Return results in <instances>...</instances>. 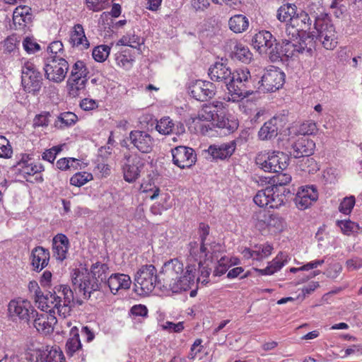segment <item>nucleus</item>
<instances>
[{
	"instance_id": "obj_10",
	"label": "nucleus",
	"mask_w": 362,
	"mask_h": 362,
	"mask_svg": "<svg viewBox=\"0 0 362 362\" xmlns=\"http://www.w3.org/2000/svg\"><path fill=\"white\" fill-rule=\"evenodd\" d=\"M277 40L273 35L267 30H261L254 35L252 44L254 48L262 55L267 56L272 61L273 56L276 54L275 50Z\"/></svg>"
},
{
	"instance_id": "obj_35",
	"label": "nucleus",
	"mask_w": 362,
	"mask_h": 362,
	"mask_svg": "<svg viewBox=\"0 0 362 362\" xmlns=\"http://www.w3.org/2000/svg\"><path fill=\"white\" fill-rule=\"evenodd\" d=\"M297 7L295 4H286L282 5L277 10L276 18L281 22H289V26L286 28V32L292 24V19L296 13Z\"/></svg>"
},
{
	"instance_id": "obj_40",
	"label": "nucleus",
	"mask_w": 362,
	"mask_h": 362,
	"mask_svg": "<svg viewBox=\"0 0 362 362\" xmlns=\"http://www.w3.org/2000/svg\"><path fill=\"white\" fill-rule=\"evenodd\" d=\"M87 80V78H82L73 81L69 78L67 86L69 95L73 98L79 96L80 94L85 90Z\"/></svg>"
},
{
	"instance_id": "obj_37",
	"label": "nucleus",
	"mask_w": 362,
	"mask_h": 362,
	"mask_svg": "<svg viewBox=\"0 0 362 362\" xmlns=\"http://www.w3.org/2000/svg\"><path fill=\"white\" fill-rule=\"evenodd\" d=\"M109 272V267L107 264L100 263L97 262L93 264L90 267V272L94 276H96V279L101 282V286L105 282L107 279Z\"/></svg>"
},
{
	"instance_id": "obj_47",
	"label": "nucleus",
	"mask_w": 362,
	"mask_h": 362,
	"mask_svg": "<svg viewBox=\"0 0 362 362\" xmlns=\"http://www.w3.org/2000/svg\"><path fill=\"white\" fill-rule=\"evenodd\" d=\"M77 119L78 117L76 115L71 112H66L61 113L60 115L58 117V122L61 123L59 127L62 128L63 126L62 124H64V127H70L74 124L76 122Z\"/></svg>"
},
{
	"instance_id": "obj_1",
	"label": "nucleus",
	"mask_w": 362,
	"mask_h": 362,
	"mask_svg": "<svg viewBox=\"0 0 362 362\" xmlns=\"http://www.w3.org/2000/svg\"><path fill=\"white\" fill-rule=\"evenodd\" d=\"M195 272L194 266H187L184 271V265L181 262L177 259H170L162 268L164 275L162 290L179 293L190 289L194 284Z\"/></svg>"
},
{
	"instance_id": "obj_13",
	"label": "nucleus",
	"mask_w": 362,
	"mask_h": 362,
	"mask_svg": "<svg viewBox=\"0 0 362 362\" xmlns=\"http://www.w3.org/2000/svg\"><path fill=\"white\" fill-rule=\"evenodd\" d=\"M188 92L192 98L203 102L215 96L216 86L209 81L196 80L189 85Z\"/></svg>"
},
{
	"instance_id": "obj_54",
	"label": "nucleus",
	"mask_w": 362,
	"mask_h": 362,
	"mask_svg": "<svg viewBox=\"0 0 362 362\" xmlns=\"http://www.w3.org/2000/svg\"><path fill=\"white\" fill-rule=\"evenodd\" d=\"M28 289L30 293H33L34 300L37 299L42 302V300H45L46 298L44 297V293L41 291V288L38 286V284L35 281H30L28 284Z\"/></svg>"
},
{
	"instance_id": "obj_3",
	"label": "nucleus",
	"mask_w": 362,
	"mask_h": 362,
	"mask_svg": "<svg viewBox=\"0 0 362 362\" xmlns=\"http://www.w3.org/2000/svg\"><path fill=\"white\" fill-rule=\"evenodd\" d=\"M134 291L137 293L148 294L156 287L162 290V282L158 279L157 270L153 264L141 266L134 276Z\"/></svg>"
},
{
	"instance_id": "obj_14",
	"label": "nucleus",
	"mask_w": 362,
	"mask_h": 362,
	"mask_svg": "<svg viewBox=\"0 0 362 362\" xmlns=\"http://www.w3.org/2000/svg\"><path fill=\"white\" fill-rule=\"evenodd\" d=\"M171 153L173 164L181 169L192 167L197 160L195 151L190 147L179 146L172 148Z\"/></svg>"
},
{
	"instance_id": "obj_2",
	"label": "nucleus",
	"mask_w": 362,
	"mask_h": 362,
	"mask_svg": "<svg viewBox=\"0 0 362 362\" xmlns=\"http://www.w3.org/2000/svg\"><path fill=\"white\" fill-rule=\"evenodd\" d=\"M226 88L231 96L228 101L238 102L252 95L256 86L253 84L250 72L245 68L232 72Z\"/></svg>"
},
{
	"instance_id": "obj_28",
	"label": "nucleus",
	"mask_w": 362,
	"mask_h": 362,
	"mask_svg": "<svg viewBox=\"0 0 362 362\" xmlns=\"http://www.w3.org/2000/svg\"><path fill=\"white\" fill-rule=\"evenodd\" d=\"M310 15L305 11H300L299 13H296L292 19V24L291 27L292 28H296V32H306L310 30L312 25V20L313 18L311 14L318 16L317 13H312L311 8H309Z\"/></svg>"
},
{
	"instance_id": "obj_7",
	"label": "nucleus",
	"mask_w": 362,
	"mask_h": 362,
	"mask_svg": "<svg viewBox=\"0 0 362 362\" xmlns=\"http://www.w3.org/2000/svg\"><path fill=\"white\" fill-rule=\"evenodd\" d=\"M71 281L74 286L83 292L84 298L88 299L93 292L102 288L101 282L96 279L87 269L80 270L76 269L71 275Z\"/></svg>"
},
{
	"instance_id": "obj_5",
	"label": "nucleus",
	"mask_w": 362,
	"mask_h": 362,
	"mask_svg": "<svg viewBox=\"0 0 362 362\" xmlns=\"http://www.w3.org/2000/svg\"><path fill=\"white\" fill-rule=\"evenodd\" d=\"M21 84L23 90L34 95H37L43 84L42 73L31 62L27 61L21 66Z\"/></svg>"
},
{
	"instance_id": "obj_8",
	"label": "nucleus",
	"mask_w": 362,
	"mask_h": 362,
	"mask_svg": "<svg viewBox=\"0 0 362 362\" xmlns=\"http://www.w3.org/2000/svg\"><path fill=\"white\" fill-rule=\"evenodd\" d=\"M69 70L67 61L60 55L49 56L46 59L44 71L45 77L54 83L62 82Z\"/></svg>"
},
{
	"instance_id": "obj_55",
	"label": "nucleus",
	"mask_w": 362,
	"mask_h": 362,
	"mask_svg": "<svg viewBox=\"0 0 362 362\" xmlns=\"http://www.w3.org/2000/svg\"><path fill=\"white\" fill-rule=\"evenodd\" d=\"M189 255L192 257L194 258L195 261H203L202 257L201 256V252H199V244H198L196 241L190 242L188 245Z\"/></svg>"
},
{
	"instance_id": "obj_48",
	"label": "nucleus",
	"mask_w": 362,
	"mask_h": 362,
	"mask_svg": "<svg viewBox=\"0 0 362 362\" xmlns=\"http://www.w3.org/2000/svg\"><path fill=\"white\" fill-rule=\"evenodd\" d=\"M317 124L312 120H308L303 122L298 129V132L301 135H312L317 132Z\"/></svg>"
},
{
	"instance_id": "obj_33",
	"label": "nucleus",
	"mask_w": 362,
	"mask_h": 362,
	"mask_svg": "<svg viewBox=\"0 0 362 362\" xmlns=\"http://www.w3.org/2000/svg\"><path fill=\"white\" fill-rule=\"evenodd\" d=\"M14 24L26 26L33 21L32 9L28 6H20L15 8L13 13Z\"/></svg>"
},
{
	"instance_id": "obj_26",
	"label": "nucleus",
	"mask_w": 362,
	"mask_h": 362,
	"mask_svg": "<svg viewBox=\"0 0 362 362\" xmlns=\"http://www.w3.org/2000/svg\"><path fill=\"white\" fill-rule=\"evenodd\" d=\"M30 258L33 269L40 272L47 266L49 260V252L41 246H37L32 250Z\"/></svg>"
},
{
	"instance_id": "obj_44",
	"label": "nucleus",
	"mask_w": 362,
	"mask_h": 362,
	"mask_svg": "<svg viewBox=\"0 0 362 362\" xmlns=\"http://www.w3.org/2000/svg\"><path fill=\"white\" fill-rule=\"evenodd\" d=\"M218 128L227 129L230 132H233L238 129V124L236 120H230L225 117L224 111L219 115V118L215 124Z\"/></svg>"
},
{
	"instance_id": "obj_9",
	"label": "nucleus",
	"mask_w": 362,
	"mask_h": 362,
	"mask_svg": "<svg viewBox=\"0 0 362 362\" xmlns=\"http://www.w3.org/2000/svg\"><path fill=\"white\" fill-rule=\"evenodd\" d=\"M285 81V74L279 69L272 67L264 71L257 87L259 92H275L281 88Z\"/></svg>"
},
{
	"instance_id": "obj_36",
	"label": "nucleus",
	"mask_w": 362,
	"mask_h": 362,
	"mask_svg": "<svg viewBox=\"0 0 362 362\" xmlns=\"http://www.w3.org/2000/svg\"><path fill=\"white\" fill-rule=\"evenodd\" d=\"M228 27L235 33H242L249 27L248 18L242 14H236L228 20Z\"/></svg>"
},
{
	"instance_id": "obj_27",
	"label": "nucleus",
	"mask_w": 362,
	"mask_h": 362,
	"mask_svg": "<svg viewBox=\"0 0 362 362\" xmlns=\"http://www.w3.org/2000/svg\"><path fill=\"white\" fill-rule=\"evenodd\" d=\"M52 248L56 259L60 261L64 260L69 248L68 238L62 233L57 234L52 239Z\"/></svg>"
},
{
	"instance_id": "obj_22",
	"label": "nucleus",
	"mask_w": 362,
	"mask_h": 362,
	"mask_svg": "<svg viewBox=\"0 0 362 362\" xmlns=\"http://www.w3.org/2000/svg\"><path fill=\"white\" fill-rule=\"evenodd\" d=\"M232 72L230 67L223 62L222 59L221 62H216L209 68L208 74L212 81L222 82L227 86Z\"/></svg>"
},
{
	"instance_id": "obj_56",
	"label": "nucleus",
	"mask_w": 362,
	"mask_h": 362,
	"mask_svg": "<svg viewBox=\"0 0 362 362\" xmlns=\"http://www.w3.org/2000/svg\"><path fill=\"white\" fill-rule=\"evenodd\" d=\"M276 173V176L274 179L273 185H276L277 186L280 187H284L291 181V176L289 174L282 173V172Z\"/></svg>"
},
{
	"instance_id": "obj_53",
	"label": "nucleus",
	"mask_w": 362,
	"mask_h": 362,
	"mask_svg": "<svg viewBox=\"0 0 362 362\" xmlns=\"http://www.w3.org/2000/svg\"><path fill=\"white\" fill-rule=\"evenodd\" d=\"M206 262L199 261L198 262L199 269L200 270V277L197 279V281H201L202 284H206L209 282V276L211 273V269L208 267V265L205 266Z\"/></svg>"
},
{
	"instance_id": "obj_62",
	"label": "nucleus",
	"mask_w": 362,
	"mask_h": 362,
	"mask_svg": "<svg viewBox=\"0 0 362 362\" xmlns=\"http://www.w3.org/2000/svg\"><path fill=\"white\" fill-rule=\"evenodd\" d=\"M130 314L134 316L146 317L148 315V309L144 305H135L130 309Z\"/></svg>"
},
{
	"instance_id": "obj_31",
	"label": "nucleus",
	"mask_w": 362,
	"mask_h": 362,
	"mask_svg": "<svg viewBox=\"0 0 362 362\" xmlns=\"http://www.w3.org/2000/svg\"><path fill=\"white\" fill-rule=\"evenodd\" d=\"M288 256L283 252H279L265 269H255L260 275H272L279 271L288 262Z\"/></svg>"
},
{
	"instance_id": "obj_34",
	"label": "nucleus",
	"mask_w": 362,
	"mask_h": 362,
	"mask_svg": "<svg viewBox=\"0 0 362 362\" xmlns=\"http://www.w3.org/2000/svg\"><path fill=\"white\" fill-rule=\"evenodd\" d=\"M81 347L78 329L74 327L70 330V337L66 343V354L69 356H73Z\"/></svg>"
},
{
	"instance_id": "obj_15",
	"label": "nucleus",
	"mask_w": 362,
	"mask_h": 362,
	"mask_svg": "<svg viewBox=\"0 0 362 362\" xmlns=\"http://www.w3.org/2000/svg\"><path fill=\"white\" fill-rule=\"evenodd\" d=\"M315 148V142L305 137L299 138L291 146L290 154L295 158H306V160L310 164L315 163L312 158H309L313 154Z\"/></svg>"
},
{
	"instance_id": "obj_12",
	"label": "nucleus",
	"mask_w": 362,
	"mask_h": 362,
	"mask_svg": "<svg viewBox=\"0 0 362 362\" xmlns=\"http://www.w3.org/2000/svg\"><path fill=\"white\" fill-rule=\"evenodd\" d=\"M224 50L233 60L249 64L253 54L249 47L235 39H229L225 42Z\"/></svg>"
},
{
	"instance_id": "obj_30",
	"label": "nucleus",
	"mask_w": 362,
	"mask_h": 362,
	"mask_svg": "<svg viewBox=\"0 0 362 362\" xmlns=\"http://www.w3.org/2000/svg\"><path fill=\"white\" fill-rule=\"evenodd\" d=\"M279 118L273 117L272 119L265 122L263 126L258 132V137L260 140H271L278 135Z\"/></svg>"
},
{
	"instance_id": "obj_45",
	"label": "nucleus",
	"mask_w": 362,
	"mask_h": 362,
	"mask_svg": "<svg viewBox=\"0 0 362 362\" xmlns=\"http://www.w3.org/2000/svg\"><path fill=\"white\" fill-rule=\"evenodd\" d=\"M110 52V47L102 45L95 47L92 52L93 59L98 62H105L108 57Z\"/></svg>"
},
{
	"instance_id": "obj_43",
	"label": "nucleus",
	"mask_w": 362,
	"mask_h": 362,
	"mask_svg": "<svg viewBox=\"0 0 362 362\" xmlns=\"http://www.w3.org/2000/svg\"><path fill=\"white\" fill-rule=\"evenodd\" d=\"M337 225L341 228V232L347 235H349L351 233H358L361 229L358 223L350 220L337 221Z\"/></svg>"
},
{
	"instance_id": "obj_39",
	"label": "nucleus",
	"mask_w": 362,
	"mask_h": 362,
	"mask_svg": "<svg viewBox=\"0 0 362 362\" xmlns=\"http://www.w3.org/2000/svg\"><path fill=\"white\" fill-rule=\"evenodd\" d=\"M88 71L82 61H77L72 66L71 74L69 78L71 81H75L76 80H81L82 78H87Z\"/></svg>"
},
{
	"instance_id": "obj_24",
	"label": "nucleus",
	"mask_w": 362,
	"mask_h": 362,
	"mask_svg": "<svg viewBox=\"0 0 362 362\" xmlns=\"http://www.w3.org/2000/svg\"><path fill=\"white\" fill-rule=\"evenodd\" d=\"M35 362H64L65 358L59 348L47 347L45 349L34 350Z\"/></svg>"
},
{
	"instance_id": "obj_23",
	"label": "nucleus",
	"mask_w": 362,
	"mask_h": 362,
	"mask_svg": "<svg viewBox=\"0 0 362 362\" xmlns=\"http://www.w3.org/2000/svg\"><path fill=\"white\" fill-rule=\"evenodd\" d=\"M236 148L235 141H230L228 143H223L220 145H210L207 151L213 159L225 160L230 158Z\"/></svg>"
},
{
	"instance_id": "obj_46",
	"label": "nucleus",
	"mask_w": 362,
	"mask_h": 362,
	"mask_svg": "<svg viewBox=\"0 0 362 362\" xmlns=\"http://www.w3.org/2000/svg\"><path fill=\"white\" fill-rule=\"evenodd\" d=\"M92 179L93 175L90 173H77L71 177L70 183L76 187H81Z\"/></svg>"
},
{
	"instance_id": "obj_4",
	"label": "nucleus",
	"mask_w": 362,
	"mask_h": 362,
	"mask_svg": "<svg viewBox=\"0 0 362 362\" xmlns=\"http://www.w3.org/2000/svg\"><path fill=\"white\" fill-rule=\"evenodd\" d=\"M311 15L315 19L314 27L317 33L316 40L320 41L326 49L333 50L337 46L338 41L334 26L327 14L322 16Z\"/></svg>"
},
{
	"instance_id": "obj_49",
	"label": "nucleus",
	"mask_w": 362,
	"mask_h": 362,
	"mask_svg": "<svg viewBox=\"0 0 362 362\" xmlns=\"http://www.w3.org/2000/svg\"><path fill=\"white\" fill-rule=\"evenodd\" d=\"M356 203V199L354 196L346 197L344 198L339 206V211L346 215L349 214Z\"/></svg>"
},
{
	"instance_id": "obj_6",
	"label": "nucleus",
	"mask_w": 362,
	"mask_h": 362,
	"mask_svg": "<svg viewBox=\"0 0 362 362\" xmlns=\"http://www.w3.org/2000/svg\"><path fill=\"white\" fill-rule=\"evenodd\" d=\"M289 157L281 151H274L271 153L258 155L256 164L264 171L269 173H281L288 165Z\"/></svg>"
},
{
	"instance_id": "obj_52",
	"label": "nucleus",
	"mask_w": 362,
	"mask_h": 362,
	"mask_svg": "<svg viewBox=\"0 0 362 362\" xmlns=\"http://www.w3.org/2000/svg\"><path fill=\"white\" fill-rule=\"evenodd\" d=\"M284 221L277 214H269L266 226L274 227L277 230H281Z\"/></svg>"
},
{
	"instance_id": "obj_19",
	"label": "nucleus",
	"mask_w": 362,
	"mask_h": 362,
	"mask_svg": "<svg viewBox=\"0 0 362 362\" xmlns=\"http://www.w3.org/2000/svg\"><path fill=\"white\" fill-rule=\"evenodd\" d=\"M56 293L62 297V306L60 307L59 315L66 317L75 305L73 291L66 285H59L54 286Z\"/></svg>"
},
{
	"instance_id": "obj_38",
	"label": "nucleus",
	"mask_w": 362,
	"mask_h": 362,
	"mask_svg": "<svg viewBox=\"0 0 362 362\" xmlns=\"http://www.w3.org/2000/svg\"><path fill=\"white\" fill-rule=\"evenodd\" d=\"M43 170L44 166L41 163L33 164L30 163L28 165H24V167L19 168L18 169V174L23 176L27 182L33 183L34 182L29 180L28 177L41 173Z\"/></svg>"
},
{
	"instance_id": "obj_32",
	"label": "nucleus",
	"mask_w": 362,
	"mask_h": 362,
	"mask_svg": "<svg viewBox=\"0 0 362 362\" xmlns=\"http://www.w3.org/2000/svg\"><path fill=\"white\" fill-rule=\"evenodd\" d=\"M70 42L74 47H80L81 49H86L90 47L82 25L76 24L74 26L71 33Z\"/></svg>"
},
{
	"instance_id": "obj_64",
	"label": "nucleus",
	"mask_w": 362,
	"mask_h": 362,
	"mask_svg": "<svg viewBox=\"0 0 362 362\" xmlns=\"http://www.w3.org/2000/svg\"><path fill=\"white\" fill-rule=\"evenodd\" d=\"M346 267L349 271L357 270L362 267V259L354 257L346 262Z\"/></svg>"
},
{
	"instance_id": "obj_25",
	"label": "nucleus",
	"mask_w": 362,
	"mask_h": 362,
	"mask_svg": "<svg viewBox=\"0 0 362 362\" xmlns=\"http://www.w3.org/2000/svg\"><path fill=\"white\" fill-rule=\"evenodd\" d=\"M45 300H42V302L35 300V302L37 304V307L42 311L49 313V310L55 309L57 310V313L59 314L60 307L62 306V297L56 293L54 288L52 291H49L47 293L44 294Z\"/></svg>"
},
{
	"instance_id": "obj_59",
	"label": "nucleus",
	"mask_w": 362,
	"mask_h": 362,
	"mask_svg": "<svg viewBox=\"0 0 362 362\" xmlns=\"http://www.w3.org/2000/svg\"><path fill=\"white\" fill-rule=\"evenodd\" d=\"M47 51L52 55H60L63 53V44L60 41H54L49 44L47 47Z\"/></svg>"
},
{
	"instance_id": "obj_60",
	"label": "nucleus",
	"mask_w": 362,
	"mask_h": 362,
	"mask_svg": "<svg viewBox=\"0 0 362 362\" xmlns=\"http://www.w3.org/2000/svg\"><path fill=\"white\" fill-rule=\"evenodd\" d=\"M49 116V112L44 114H40L35 117L33 122L35 127H47L49 124L48 117Z\"/></svg>"
},
{
	"instance_id": "obj_61",
	"label": "nucleus",
	"mask_w": 362,
	"mask_h": 362,
	"mask_svg": "<svg viewBox=\"0 0 362 362\" xmlns=\"http://www.w3.org/2000/svg\"><path fill=\"white\" fill-rule=\"evenodd\" d=\"M108 0H86L87 7L93 11H99L104 8L103 4Z\"/></svg>"
},
{
	"instance_id": "obj_17",
	"label": "nucleus",
	"mask_w": 362,
	"mask_h": 362,
	"mask_svg": "<svg viewBox=\"0 0 362 362\" xmlns=\"http://www.w3.org/2000/svg\"><path fill=\"white\" fill-rule=\"evenodd\" d=\"M31 314L33 326L38 332L48 334L53 331V325L57 322L54 316L55 311L53 309L49 310V313L45 314H39L36 310L32 309Z\"/></svg>"
},
{
	"instance_id": "obj_63",
	"label": "nucleus",
	"mask_w": 362,
	"mask_h": 362,
	"mask_svg": "<svg viewBox=\"0 0 362 362\" xmlns=\"http://www.w3.org/2000/svg\"><path fill=\"white\" fill-rule=\"evenodd\" d=\"M191 5L197 11H204L210 6V2L209 0H192Z\"/></svg>"
},
{
	"instance_id": "obj_16",
	"label": "nucleus",
	"mask_w": 362,
	"mask_h": 362,
	"mask_svg": "<svg viewBox=\"0 0 362 362\" xmlns=\"http://www.w3.org/2000/svg\"><path fill=\"white\" fill-rule=\"evenodd\" d=\"M128 140L134 148L142 153L151 152L154 146L153 138L145 131H131L129 134Z\"/></svg>"
},
{
	"instance_id": "obj_57",
	"label": "nucleus",
	"mask_w": 362,
	"mask_h": 362,
	"mask_svg": "<svg viewBox=\"0 0 362 362\" xmlns=\"http://www.w3.org/2000/svg\"><path fill=\"white\" fill-rule=\"evenodd\" d=\"M16 39L14 37H8L4 41L3 47L5 53L11 54L16 49Z\"/></svg>"
},
{
	"instance_id": "obj_21",
	"label": "nucleus",
	"mask_w": 362,
	"mask_h": 362,
	"mask_svg": "<svg viewBox=\"0 0 362 362\" xmlns=\"http://www.w3.org/2000/svg\"><path fill=\"white\" fill-rule=\"evenodd\" d=\"M32 309L34 308L28 300H11L8 304V312L12 316H17L21 320L27 323L32 318Z\"/></svg>"
},
{
	"instance_id": "obj_11",
	"label": "nucleus",
	"mask_w": 362,
	"mask_h": 362,
	"mask_svg": "<svg viewBox=\"0 0 362 362\" xmlns=\"http://www.w3.org/2000/svg\"><path fill=\"white\" fill-rule=\"evenodd\" d=\"M121 162L124 180L129 183L135 182L140 176L144 163L137 154L129 153L124 154Z\"/></svg>"
},
{
	"instance_id": "obj_18",
	"label": "nucleus",
	"mask_w": 362,
	"mask_h": 362,
	"mask_svg": "<svg viewBox=\"0 0 362 362\" xmlns=\"http://www.w3.org/2000/svg\"><path fill=\"white\" fill-rule=\"evenodd\" d=\"M318 199L317 188L313 186H305L299 188L294 198L297 207L301 210L309 207Z\"/></svg>"
},
{
	"instance_id": "obj_50",
	"label": "nucleus",
	"mask_w": 362,
	"mask_h": 362,
	"mask_svg": "<svg viewBox=\"0 0 362 362\" xmlns=\"http://www.w3.org/2000/svg\"><path fill=\"white\" fill-rule=\"evenodd\" d=\"M23 46L28 54H34L40 49V45L33 38L30 37H26L23 40Z\"/></svg>"
},
{
	"instance_id": "obj_42",
	"label": "nucleus",
	"mask_w": 362,
	"mask_h": 362,
	"mask_svg": "<svg viewBox=\"0 0 362 362\" xmlns=\"http://www.w3.org/2000/svg\"><path fill=\"white\" fill-rule=\"evenodd\" d=\"M175 123L169 117H164L157 122L156 129L161 134H173Z\"/></svg>"
},
{
	"instance_id": "obj_20",
	"label": "nucleus",
	"mask_w": 362,
	"mask_h": 362,
	"mask_svg": "<svg viewBox=\"0 0 362 362\" xmlns=\"http://www.w3.org/2000/svg\"><path fill=\"white\" fill-rule=\"evenodd\" d=\"M223 103L216 101L211 103L204 104L198 112V118L202 121L212 122L215 125L219 115L223 112Z\"/></svg>"
},
{
	"instance_id": "obj_51",
	"label": "nucleus",
	"mask_w": 362,
	"mask_h": 362,
	"mask_svg": "<svg viewBox=\"0 0 362 362\" xmlns=\"http://www.w3.org/2000/svg\"><path fill=\"white\" fill-rule=\"evenodd\" d=\"M119 274H112L110 275L105 282L103 284L105 286H108L111 292L115 294L119 290V284H118Z\"/></svg>"
},
{
	"instance_id": "obj_41",
	"label": "nucleus",
	"mask_w": 362,
	"mask_h": 362,
	"mask_svg": "<svg viewBox=\"0 0 362 362\" xmlns=\"http://www.w3.org/2000/svg\"><path fill=\"white\" fill-rule=\"evenodd\" d=\"M273 189L269 187L257 192L254 197V202L260 207L267 206L269 204L270 197L274 196Z\"/></svg>"
},
{
	"instance_id": "obj_29",
	"label": "nucleus",
	"mask_w": 362,
	"mask_h": 362,
	"mask_svg": "<svg viewBox=\"0 0 362 362\" xmlns=\"http://www.w3.org/2000/svg\"><path fill=\"white\" fill-rule=\"evenodd\" d=\"M275 50H277V53L273 56L272 62L282 60L283 57H292L298 53L296 45L288 40H282L281 42H278Z\"/></svg>"
},
{
	"instance_id": "obj_58",
	"label": "nucleus",
	"mask_w": 362,
	"mask_h": 362,
	"mask_svg": "<svg viewBox=\"0 0 362 362\" xmlns=\"http://www.w3.org/2000/svg\"><path fill=\"white\" fill-rule=\"evenodd\" d=\"M77 161L76 158H63L58 160L56 163V166L58 169L61 170H66L68 169L71 168V165H70V162L76 163Z\"/></svg>"
}]
</instances>
